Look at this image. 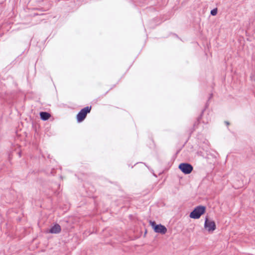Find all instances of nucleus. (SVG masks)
Returning <instances> with one entry per match:
<instances>
[{
    "label": "nucleus",
    "instance_id": "obj_1",
    "mask_svg": "<svg viewBox=\"0 0 255 255\" xmlns=\"http://www.w3.org/2000/svg\"><path fill=\"white\" fill-rule=\"evenodd\" d=\"M217 226L215 221L209 217L205 219L204 230L208 234H212L216 230Z\"/></svg>",
    "mask_w": 255,
    "mask_h": 255
},
{
    "label": "nucleus",
    "instance_id": "obj_2",
    "mask_svg": "<svg viewBox=\"0 0 255 255\" xmlns=\"http://www.w3.org/2000/svg\"><path fill=\"white\" fill-rule=\"evenodd\" d=\"M149 223L155 233L164 235L167 232L166 227L161 224H157L155 221H150Z\"/></svg>",
    "mask_w": 255,
    "mask_h": 255
},
{
    "label": "nucleus",
    "instance_id": "obj_3",
    "mask_svg": "<svg viewBox=\"0 0 255 255\" xmlns=\"http://www.w3.org/2000/svg\"><path fill=\"white\" fill-rule=\"evenodd\" d=\"M206 211V207L203 206H199L196 207L189 215L191 219H198L200 217L204 214Z\"/></svg>",
    "mask_w": 255,
    "mask_h": 255
},
{
    "label": "nucleus",
    "instance_id": "obj_4",
    "mask_svg": "<svg viewBox=\"0 0 255 255\" xmlns=\"http://www.w3.org/2000/svg\"><path fill=\"white\" fill-rule=\"evenodd\" d=\"M91 107H87L83 109L77 115V119L79 122L83 121L86 117L88 113H90Z\"/></svg>",
    "mask_w": 255,
    "mask_h": 255
},
{
    "label": "nucleus",
    "instance_id": "obj_5",
    "mask_svg": "<svg viewBox=\"0 0 255 255\" xmlns=\"http://www.w3.org/2000/svg\"><path fill=\"white\" fill-rule=\"evenodd\" d=\"M179 168L186 174L190 173L193 170V167L188 163H181L179 165Z\"/></svg>",
    "mask_w": 255,
    "mask_h": 255
},
{
    "label": "nucleus",
    "instance_id": "obj_6",
    "mask_svg": "<svg viewBox=\"0 0 255 255\" xmlns=\"http://www.w3.org/2000/svg\"><path fill=\"white\" fill-rule=\"evenodd\" d=\"M61 230L60 226L58 224H56L49 230L48 233L51 234H57L59 233L61 231Z\"/></svg>",
    "mask_w": 255,
    "mask_h": 255
},
{
    "label": "nucleus",
    "instance_id": "obj_7",
    "mask_svg": "<svg viewBox=\"0 0 255 255\" xmlns=\"http://www.w3.org/2000/svg\"><path fill=\"white\" fill-rule=\"evenodd\" d=\"M39 115L40 119L43 121L48 120L51 116L50 114L45 112H40Z\"/></svg>",
    "mask_w": 255,
    "mask_h": 255
},
{
    "label": "nucleus",
    "instance_id": "obj_8",
    "mask_svg": "<svg viewBox=\"0 0 255 255\" xmlns=\"http://www.w3.org/2000/svg\"><path fill=\"white\" fill-rule=\"evenodd\" d=\"M217 11L216 9H213L212 10H211V14L212 15H215L217 14Z\"/></svg>",
    "mask_w": 255,
    "mask_h": 255
}]
</instances>
